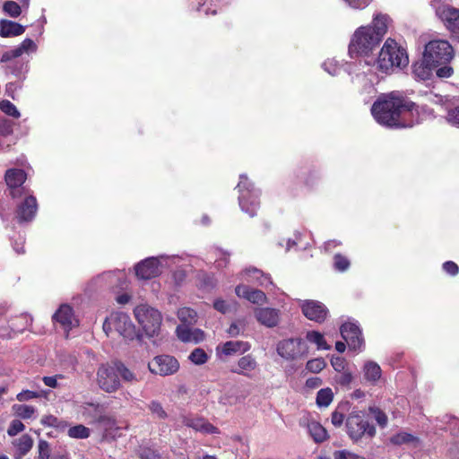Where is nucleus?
<instances>
[{"label":"nucleus","instance_id":"obj_1","mask_svg":"<svg viewBox=\"0 0 459 459\" xmlns=\"http://www.w3.org/2000/svg\"><path fill=\"white\" fill-rule=\"evenodd\" d=\"M371 113L377 123L388 127H411L420 122L419 108L397 92L381 95Z\"/></svg>","mask_w":459,"mask_h":459},{"label":"nucleus","instance_id":"obj_2","mask_svg":"<svg viewBox=\"0 0 459 459\" xmlns=\"http://www.w3.org/2000/svg\"><path fill=\"white\" fill-rule=\"evenodd\" d=\"M388 22L389 17L386 14L377 13L370 24L357 28L348 46L350 57H369L386 34Z\"/></svg>","mask_w":459,"mask_h":459},{"label":"nucleus","instance_id":"obj_3","mask_svg":"<svg viewBox=\"0 0 459 459\" xmlns=\"http://www.w3.org/2000/svg\"><path fill=\"white\" fill-rule=\"evenodd\" d=\"M376 64L381 72L389 74L407 66L409 57L404 48L394 39L388 38L379 51Z\"/></svg>","mask_w":459,"mask_h":459},{"label":"nucleus","instance_id":"obj_4","mask_svg":"<svg viewBox=\"0 0 459 459\" xmlns=\"http://www.w3.org/2000/svg\"><path fill=\"white\" fill-rule=\"evenodd\" d=\"M238 189V204L240 209L254 217L260 206V191L247 178L246 175H240L239 182L237 186Z\"/></svg>","mask_w":459,"mask_h":459},{"label":"nucleus","instance_id":"obj_5","mask_svg":"<svg viewBox=\"0 0 459 459\" xmlns=\"http://www.w3.org/2000/svg\"><path fill=\"white\" fill-rule=\"evenodd\" d=\"M179 259L176 255H160L148 257L138 263L135 267V274L139 279L149 280L159 276L164 267H170Z\"/></svg>","mask_w":459,"mask_h":459},{"label":"nucleus","instance_id":"obj_6","mask_svg":"<svg viewBox=\"0 0 459 459\" xmlns=\"http://www.w3.org/2000/svg\"><path fill=\"white\" fill-rule=\"evenodd\" d=\"M103 330L108 334L115 331L125 339L134 340L137 337L134 325L128 315L123 312L112 313L103 324Z\"/></svg>","mask_w":459,"mask_h":459},{"label":"nucleus","instance_id":"obj_7","mask_svg":"<svg viewBox=\"0 0 459 459\" xmlns=\"http://www.w3.org/2000/svg\"><path fill=\"white\" fill-rule=\"evenodd\" d=\"M423 56L437 67L452 60L454 49L447 40L434 39L425 46Z\"/></svg>","mask_w":459,"mask_h":459},{"label":"nucleus","instance_id":"obj_8","mask_svg":"<svg viewBox=\"0 0 459 459\" xmlns=\"http://www.w3.org/2000/svg\"><path fill=\"white\" fill-rule=\"evenodd\" d=\"M134 312L136 320L142 325L145 333L149 336L155 335L161 324L160 313L145 304L137 306Z\"/></svg>","mask_w":459,"mask_h":459},{"label":"nucleus","instance_id":"obj_9","mask_svg":"<svg viewBox=\"0 0 459 459\" xmlns=\"http://www.w3.org/2000/svg\"><path fill=\"white\" fill-rule=\"evenodd\" d=\"M276 351L286 360H298L308 354V346L303 339L290 338L279 342Z\"/></svg>","mask_w":459,"mask_h":459},{"label":"nucleus","instance_id":"obj_10","mask_svg":"<svg viewBox=\"0 0 459 459\" xmlns=\"http://www.w3.org/2000/svg\"><path fill=\"white\" fill-rule=\"evenodd\" d=\"M431 5L446 28L453 33L459 34V9L443 0H433Z\"/></svg>","mask_w":459,"mask_h":459},{"label":"nucleus","instance_id":"obj_11","mask_svg":"<svg viewBox=\"0 0 459 459\" xmlns=\"http://www.w3.org/2000/svg\"><path fill=\"white\" fill-rule=\"evenodd\" d=\"M97 384L106 393H114L120 388V380L115 364H103L97 371Z\"/></svg>","mask_w":459,"mask_h":459},{"label":"nucleus","instance_id":"obj_12","mask_svg":"<svg viewBox=\"0 0 459 459\" xmlns=\"http://www.w3.org/2000/svg\"><path fill=\"white\" fill-rule=\"evenodd\" d=\"M348 435L354 440H358L367 434L373 437L376 433L375 427L366 420L359 412H352L346 420Z\"/></svg>","mask_w":459,"mask_h":459},{"label":"nucleus","instance_id":"obj_13","mask_svg":"<svg viewBox=\"0 0 459 459\" xmlns=\"http://www.w3.org/2000/svg\"><path fill=\"white\" fill-rule=\"evenodd\" d=\"M150 371L160 376H169L178 372L179 363L177 359L169 355L156 356L148 364Z\"/></svg>","mask_w":459,"mask_h":459},{"label":"nucleus","instance_id":"obj_14","mask_svg":"<svg viewBox=\"0 0 459 459\" xmlns=\"http://www.w3.org/2000/svg\"><path fill=\"white\" fill-rule=\"evenodd\" d=\"M299 305L303 315L311 321L322 323L328 315V309L325 304L313 299H299Z\"/></svg>","mask_w":459,"mask_h":459},{"label":"nucleus","instance_id":"obj_15","mask_svg":"<svg viewBox=\"0 0 459 459\" xmlns=\"http://www.w3.org/2000/svg\"><path fill=\"white\" fill-rule=\"evenodd\" d=\"M38 50L37 44L31 39H25L22 42L15 48L9 49L3 53L0 58L1 63H7L13 59L22 56L23 55H30L36 53Z\"/></svg>","mask_w":459,"mask_h":459},{"label":"nucleus","instance_id":"obj_16","mask_svg":"<svg viewBox=\"0 0 459 459\" xmlns=\"http://www.w3.org/2000/svg\"><path fill=\"white\" fill-rule=\"evenodd\" d=\"M341 334L347 342L350 349L357 351L360 350L363 340L359 327L351 322L343 324L341 326Z\"/></svg>","mask_w":459,"mask_h":459},{"label":"nucleus","instance_id":"obj_17","mask_svg":"<svg viewBox=\"0 0 459 459\" xmlns=\"http://www.w3.org/2000/svg\"><path fill=\"white\" fill-rule=\"evenodd\" d=\"M53 321L58 323L67 333L79 324L74 315L73 308L67 304H63L59 307L53 315Z\"/></svg>","mask_w":459,"mask_h":459},{"label":"nucleus","instance_id":"obj_18","mask_svg":"<svg viewBox=\"0 0 459 459\" xmlns=\"http://www.w3.org/2000/svg\"><path fill=\"white\" fill-rule=\"evenodd\" d=\"M182 424L204 434H219L218 428L206 420L197 416L185 415L181 418Z\"/></svg>","mask_w":459,"mask_h":459},{"label":"nucleus","instance_id":"obj_19","mask_svg":"<svg viewBox=\"0 0 459 459\" xmlns=\"http://www.w3.org/2000/svg\"><path fill=\"white\" fill-rule=\"evenodd\" d=\"M38 211L37 199L33 195L27 196L17 207L16 217L20 222L30 221Z\"/></svg>","mask_w":459,"mask_h":459},{"label":"nucleus","instance_id":"obj_20","mask_svg":"<svg viewBox=\"0 0 459 459\" xmlns=\"http://www.w3.org/2000/svg\"><path fill=\"white\" fill-rule=\"evenodd\" d=\"M235 293L238 298L245 299L255 305H263L267 302V297L264 292L252 289L245 284H238L235 288Z\"/></svg>","mask_w":459,"mask_h":459},{"label":"nucleus","instance_id":"obj_21","mask_svg":"<svg viewBox=\"0 0 459 459\" xmlns=\"http://www.w3.org/2000/svg\"><path fill=\"white\" fill-rule=\"evenodd\" d=\"M240 278L244 281L258 284L264 288L273 285L271 277L255 267H248L243 270L240 273Z\"/></svg>","mask_w":459,"mask_h":459},{"label":"nucleus","instance_id":"obj_22","mask_svg":"<svg viewBox=\"0 0 459 459\" xmlns=\"http://www.w3.org/2000/svg\"><path fill=\"white\" fill-rule=\"evenodd\" d=\"M256 320L266 327H274L280 320V312L272 307H259L254 311Z\"/></svg>","mask_w":459,"mask_h":459},{"label":"nucleus","instance_id":"obj_23","mask_svg":"<svg viewBox=\"0 0 459 459\" xmlns=\"http://www.w3.org/2000/svg\"><path fill=\"white\" fill-rule=\"evenodd\" d=\"M193 325H179L177 329L178 338L184 342L198 343L204 338V333L202 330L192 328Z\"/></svg>","mask_w":459,"mask_h":459},{"label":"nucleus","instance_id":"obj_24","mask_svg":"<svg viewBox=\"0 0 459 459\" xmlns=\"http://www.w3.org/2000/svg\"><path fill=\"white\" fill-rule=\"evenodd\" d=\"M299 425L307 428L309 436L316 443H322L328 438L326 429L316 420L301 419Z\"/></svg>","mask_w":459,"mask_h":459},{"label":"nucleus","instance_id":"obj_25","mask_svg":"<svg viewBox=\"0 0 459 459\" xmlns=\"http://www.w3.org/2000/svg\"><path fill=\"white\" fill-rule=\"evenodd\" d=\"M251 345L244 341H229L217 347V351L225 356L243 354L248 351Z\"/></svg>","mask_w":459,"mask_h":459},{"label":"nucleus","instance_id":"obj_26","mask_svg":"<svg viewBox=\"0 0 459 459\" xmlns=\"http://www.w3.org/2000/svg\"><path fill=\"white\" fill-rule=\"evenodd\" d=\"M437 66L423 56L421 60L413 64L412 73L417 80L427 81L431 78Z\"/></svg>","mask_w":459,"mask_h":459},{"label":"nucleus","instance_id":"obj_27","mask_svg":"<svg viewBox=\"0 0 459 459\" xmlns=\"http://www.w3.org/2000/svg\"><path fill=\"white\" fill-rule=\"evenodd\" d=\"M25 27L10 20L0 21V36L3 38L16 37L23 34Z\"/></svg>","mask_w":459,"mask_h":459},{"label":"nucleus","instance_id":"obj_28","mask_svg":"<svg viewBox=\"0 0 459 459\" xmlns=\"http://www.w3.org/2000/svg\"><path fill=\"white\" fill-rule=\"evenodd\" d=\"M16 448L15 458L21 459L26 455L33 446V439L28 434L21 436L19 438L13 442Z\"/></svg>","mask_w":459,"mask_h":459},{"label":"nucleus","instance_id":"obj_29","mask_svg":"<svg viewBox=\"0 0 459 459\" xmlns=\"http://www.w3.org/2000/svg\"><path fill=\"white\" fill-rule=\"evenodd\" d=\"M257 362L252 355L241 357L238 361V368L233 369L234 373L249 376L252 371L256 368Z\"/></svg>","mask_w":459,"mask_h":459},{"label":"nucleus","instance_id":"obj_30","mask_svg":"<svg viewBox=\"0 0 459 459\" xmlns=\"http://www.w3.org/2000/svg\"><path fill=\"white\" fill-rule=\"evenodd\" d=\"M7 186L11 188L21 186L26 180V174L22 169H10L4 176Z\"/></svg>","mask_w":459,"mask_h":459},{"label":"nucleus","instance_id":"obj_31","mask_svg":"<svg viewBox=\"0 0 459 459\" xmlns=\"http://www.w3.org/2000/svg\"><path fill=\"white\" fill-rule=\"evenodd\" d=\"M382 370L380 366L374 361H367L363 367V376L365 380L371 384H376L381 377Z\"/></svg>","mask_w":459,"mask_h":459},{"label":"nucleus","instance_id":"obj_32","mask_svg":"<svg viewBox=\"0 0 459 459\" xmlns=\"http://www.w3.org/2000/svg\"><path fill=\"white\" fill-rule=\"evenodd\" d=\"M13 414L22 420L35 419L36 408L31 405L15 403L12 406Z\"/></svg>","mask_w":459,"mask_h":459},{"label":"nucleus","instance_id":"obj_33","mask_svg":"<svg viewBox=\"0 0 459 459\" xmlns=\"http://www.w3.org/2000/svg\"><path fill=\"white\" fill-rule=\"evenodd\" d=\"M306 340L315 344L319 351H328L331 349V346L327 344L324 335L317 331L307 332Z\"/></svg>","mask_w":459,"mask_h":459},{"label":"nucleus","instance_id":"obj_34","mask_svg":"<svg viewBox=\"0 0 459 459\" xmlns=\"http://www.w3.org/2000/svg\"><path fill=\"white\" fill-rule=\"evenodd\" d=\"M178 317L180 320V325H195L197 318V314L195 310L189 307H182L178 311Z\"/></svg>","mask_w":459,"mask_h":459},{"label":"nucleus","instance_id":"obj_35","mask_svg":"<svg viewBox=\"0 0 459 459\" xmlns=\"http://www.w3.org/2000/svg\"><path fill=\"white\" fill-rule=\"evenodd\" d=\"M333 399V393L331 388L320 389L316 394V404L318 407H328Z\"/></svg>","mask_w":459,"mask_h":459},{"label":"nucleus","instance_id":"obj_36","mask_svg":"<svg viewBox=\"0 0 459 459\" xmlns=\"http://www.w3.org/2000/svg\"><path fill=\"white\" fill-rule=\"evenodd\" d=\"M391 442L395 445L412 444L417 445L419 440L416 437L406 432L398 433L391 437Z\"/></svg>","mask_w":459,"mask_h":459},{"label":"nucleus","instance_id":"obj_37","mask_svg":"<svg viewBox=\"0 0 459 459\" xmlns=\"http://www.w3.org/2000/svg\"><path fill=\"white\" fill-rule=\"evenodd\" d=\"M246 321L244 319H238L231 323L230 327L227 330L228 334L230 337H237L238 335H243L246 330Z\"/></svg>","mask_w":459,"mask_h":459},{"label":"nucleus","instance_id":"obj_38","mask_svg":"<svg viewBox=\"0 0 459 459\" xmlns=\"http://www.w3.org/2000/svg\"><path fill=\"white\" fill-rule=\"evenodd\" d=\"M116 366L117 368L118 377L120 376L124 381L130 383L138 381L136 375L128 368H126L123 363H116Z\"/></svg>","mask_w":459,"mask_h":459},{"label":"nucleus","instance_id":"obj_39","mask_svg":"<svg viewBox=\"0 0 459 459\" xmlns=\"http://www.w3.org/2000/svg\"><path fill=\"white\" fill-rule=\"evenodd\" d=\"M40 422L44 426L53 427L57 429H65L67 427V424L65 421L59 420L54 415L43 416Z\"/></svg>","mask_w":459,"mask_h":459},{"label":"nucleus","instance_id":"obj_40","mask_svg":"<svg viewBox=\"0 0 459 459\" xmlns=\"http://www.w3.org/2000/svg\"><path fill=\"white\" fill-rule=\"evenodd\" d=\"M90 429L83 425H76L68 429V436L72 438L83 439L90 436Z\"/></svg>","mask_w":459,"mask_h":459},{"label":"nucleus","instance_id":"obj_41","mask_svg":"<svg viewBox=\"0 0 459 459\" xmlns=\"http://www.w3.org/2000/svg\"><path fill=\"white\" fill-rule=\"evenodd\" d=\"M0 109L4 114L13 117L14 118H19L21 114L17 109L16 106L13 104L10 100H4L0 101Z\"/></svg>","mask_w":459,"mask_h":459},{"label":"nucleus","instance_id":"obj_42","mask_svg":"<svg viewBox=\"0 0 459 459\" xmlns=\"http://www.w3.org/2000/svg\"><path fill=\"white\" fill-rule=\"evenodd\" d=\"M326 366V362L323 358H316L307 362L306 368L312 373H319Z\"/></svg>","mask_w":459,"mask_h":459},{"label":"nucleus","instance_id":"obj_43","mask_svg":"<svg viewBox=\"0 0 459 459\" xmlns=\"http://www.w3.org/2000/svg\"><path fill=\"white\" fill-rule=\"evenodd\" d=\"M188 358L194 364L202 365L207 361L208 355L203 349L196 348L190 353Z\"/></svg>","mask_w":459,"mask_h":459},{"label":"nucleus","instance_id":"obj_44","mask_svg":"<svg viewBox=\"0 0 459 459\" xmlns=\"http://www.w3.org/2000/svg\"><path fill=\"white\" fill-rule=\"evenodd\" d=\"M350 261L346 256H343L340 254H336L333 256V267L335 270L339 272H345L350 267Z\"/></svg>","mask_w":459,"mask_h":459},{"label":"nucleus","instance_id":"obj_45","mask_svg":"<svg viewBox=\"0 0 459 459\" xmlns=\"http://www.w3.org/2000/svg\"><path fill=\"white\" fill-rule=\"evenodd\" d=\"M4 11L11 17H18L21 14V6L14 1H6L4 4Z\"/></svg>","mask_w":459,"mask_h":459},{"label":"nucleus","instance_id":"obj_46","mask_svg":"<svg viewBox=\"0 0 459 459\" xmlns=\"http://www.w3.org/2000/svg\"><path fill=\"white\" fill-rule=\"evenodd\" d=\"M446 121L452 126L459 128V106L447 110Z\"/></svg>","mask_w":459,"mask_h":459},{"label":"nucleus","instance_id":"obj_47","mask_svg":"<svg viewBox=\"0 0 459 459\" xmlns=\"http://www.w3.org/2000/svg\"><path fill=\"white\" fill-rule=\"evenodd\" d=\"M323 68L325 72L333 76L337 75L341 70L340 65L335 59H327L325 61L323 64Z\"/></svg>","mask_w":459,"mask_h":459},{"label":"nucleus","instance_id":"obj_48","mask_svg":"<svg viewBox=\"0 0 459 459\" xmlns=\"http://www.w3.org/2000/svg\"><path fill=\"white\" fill-rule=\"evenodd\" d=\"M25 429V425L20 420H13L9 425L7 429V434L10 437H14L20 432H22Z\"/></svg>","mask_w":459,"mask_h":459},{"label":"nucleus","instance_id":"obj_49","mask_svg":"<svg viewBox=\"0 0 459 459\" xmlns=\"http://www.w3.org/2000/svg\"><path fill=\"white\" fill-rule=\"evenodd\" d=\"M41 396V394L39 392H34L30 390H22L16 395V399L22 403L27 402L34 398H39Z\"/></svg>","mask_w":459,"mask_h":459},{"label":"nucleus","instance_id":"obj_50","mask_svg":"<svg viewBox=\"0 0 459 459\" xmlns=\"http://www.w3.org/2000/svg\"><path fill=\"white\" fill-rule=\"evenodd\" d=\"M369 411L379 426L385 427L386 425L387 417L385 412H383L378 408L374 407L370 408Z\"/></svg>","mask_w":459,"mask_h":459},{"label":"nucleus","instance_id":"obj_51","mask_svg":"<svg viewBox=\"0 0 459 459\" xmlns=\"http://www.w3.org/2000/svg\"><path fill=\"white\" fill-rule=\"evenodd\" d=\"M349 7L355 10H363L369 5L372 0H342Z\"/></svg>","mask_w":459,"mask_h":459},{"label":"nucleus","instance_id":"obj_52","mask_svg":"<svg viewBox=\"0 0 459 459\" xmlns=\"http://www.w3.org/2000/svg\"><path fill=\"white\" fill-rule=\"evenodd\" d=\"M39 458V459H49L50 457V447L49 444L45 440H39L38 445Z\"/></svg>","mask_w":459,"mask_h":459},{"label":"nucleus","instance_id":"obj_53","mask_svg":"<svg viewBox=\"0 0 459 459\" xmlns=\"http://www.w3.org/2000/svg\"><path fill=\"white\" fill-rule=\"evenodd\" d=\"M149 409L153 414H155L160 419H164L167 417V414L163 410L161 404L156 401H152L149 404Z\"/></svg>","mask_w":459,"mask_h":459},{"label":"nucleus","instance_id":"obj_54","mask_svg":"<svg viewBox=\"0 0 459 459\" xmlns=\"http://www.w3.org/2000/svg\"><path fill=\"white\" fill-rule=\"evenodd\" d=\"M199 5L197 7V11H204L205 14L208 13H216L215 9H212V5H213V0H199Z\"/></svg>","mask_w":459,"mask_h":459},{"label":"nucleus","instance_id":"obj_55","mask_svg":"<svg viewBox=\"0 0 459 459\" xmlns=\"http://www.w3.org/2000/svg\"><path fill=\"white\" fill-rule=\"evenodd\" d=\"M213 307L222 314H226L230 310V305L222 299H215L213 302Z\"/></svg>","mask_w":459,"mask_h":459},{"label":"nucleus","instance_id":"obj_56","mask_svg":"<svg viewBox=\"0 0 459 459\" xmlns=\"http://www.w3.org/2000/svg\"><path fill=\"white\" fill-rule=\"evenodd\" d=\"M331 364L335 371L342 372L346 367V360L342 357L333 356L331 359Z\"/></svg>","mask_w":459,"mask_h":459},{"label":"nucleus","instance_id":"obj_57","mask_svg":"<svg viewBox=\"0 0 459 459\" xmlns=\"http://www.w3.org/2000/svg\"><path fill=\"white\" fill-rule=\"evenodd\" d=\"M216 265L218 268L225 267L229 263L230 255L224 251L219 250L216 254Z\"/></svg>","mask_w":459,"mask_h":459},{"label":"nucleus","instance_id":"obj_58","mask_svg":"<svg viewBox=\"0 0 459 459\" xmlns=\"http://www.w3.org/2000/svg\"><path fill=\"white\" fill-rule=\"evenodd\" d=\"M13 132V123L10 120H3L0 123V134L3 136L12 134Z\"/></svg>","mask_w":459,"mask_h":459},{"label":"nucleus","instance_id":"obj_59","mask_svg":"<svg viewBox=\"0 0 459 459\" xmlns=\"http://www.w3.org/2000/svg\"><path fill=\"white\" fill-rule=\"evenodd\" d=\"M442 66L437 68L436 74L439 78H449L453 74V68L447 64L441 65Z\"/></svg>","mask_w":459,"mask_h":459},{"label":"nucleus","instance_id":"obj_60","mask_svg":"<svg viewBox=\"0 0 459 459\" xmlns=\"http://www.w3.org/2000/svg\"><path fill=\"white\" fill-rule=\"evenodd\" d=\"M443 269L446 273L453 275V276L456 275L459 272L458 265L452 261H447V262L444 263Z\"/></svg>","mask_w":459,"mask_h":459},{"label":"nucleus","instance_id":"obj_61","mask_svg":"<svg viewBox=\"0 0 459 459\" xmlns=\"http://www.w3.org/2000/svg\"><path fill=\"white\" fill-rule=\"evenodd\" d=\"M343 420H344V415L342 412H340L338 411H334L332 413L331 422L333 426L341 427L342 424L343 423Z\"/></svg>","mask_w":459,"mask_h":459},{"label":"nucleus","instance_id":"obj_62","mask_svg":"<svg viewBox=\"0 0 459 459\" xmlns=\"http://www.w3.org/2000/svg\"><path fill=\"white\" fill-rule=\"evenodd\" d=\"M323 381L320 377H314L307 379L306 386L310 389H315L322 385Z\"/></svg>","mask_w":459,"mask_h":459},{"label":"nucleus","instance_id":"obj_63","mask_svg":"<svg viewBox=\"0 0 459 459\" xmlns=\"http://www.w3.org/2000/svg\"><path fill=\"white\" fill-rule=\"evenodd\" d=\"M352 381V375L351 372L343 371L340 376L338 382L342 385H349Z\"/></svg>","mask_w":459,"mask_h":459},{"label":"nucleus","instance_id":"obj_64","mask_svg":"<svg viewBox=\"0 0 459 459\" xmlns=\"http://www.w3.org/2000/svg\"><path fill=\"white\" fill-rule=\"evenodd\" d=\"M142 459H160V456L155 451L148 449L143 452Z\"/></svg>","mask_w":459,"mask_h":459}]
</instances>
